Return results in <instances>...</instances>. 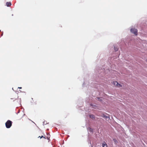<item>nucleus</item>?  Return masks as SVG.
Masks as SVG:
<instances>
[{
    "label": "nucleus",
    "mask_w": 147,
    "mask_h": 147,
    "mask_svg": "<svg viewBox=\"0 0 147 147\" xmlns=\"http://www.w3.org/2000/svg\"><path fill=\"white\" fill-rule=\"evenodd\" d=\"M12 122L11 121L9 120H7L5 123L6 127L7 128H10L12 125Z\"/></svg>",
    "instance_id": "nucleus-1"
},
{
    "label": "nucleus",
    "mask_w": 147,
    "mask_h": 147,
    "mask_svg": "<svg viewBox=\"0 0 147 147\" xmlns=\"http://www.w3.org/2000/svg\"><path fill=\"white\" fill-rule=\"evenodd\" d=\"M131 32L134 34L135 35H137V29L135 28H132L130 30Z\"/></svg>",
    "instance_id": "nucleus-2"
},
{
    "label": "nucleus",
    "mask_w": 147,
    "mask_h": 147,
    "mask_svg": "<svg viewBox=\"0 0 147 147\" xmlns=\"http://www.w3.org/2000/svg\"><path fill=\"white\" fill-rule=\"evenodd\" d=\"M11 2H7L6 3V5L7 7H10L11 5Z\"/></svg>",
    "instance_id": "nucleus-3"
},
{
    "label": "nucleus",
    "mask_w": 147,
    "mask_h": 147,
    "mask_svg": "<svg viewBox=\"0 0 147 147\" xmlns=\"http://www.w3.org/2000/svg\"><path fill=\"white\" fill-rule=\"evenodd\" d=\"M105 145L106 146V147H108L107 146V145L106 144V142H104L102 144V146L103 147H105Z\"/></svg>",
    "instance_id": "nucleus-4"
},
{
    "label": "nucleus",
    "mask_w": 147,
    "mask_h": 147,
    "mask_svg": "<svg viewBox=\"0 0 147 147\" xmlns=\"http://www.w3.org/2000/svg\"><path fill=\"white\" fill-rule=\"evenodd\" d=\"M117 86L119 87H121L122 86L118 82V84H117Z\"/></svg>",
    "instance_id": "nucleus-5"
},
{
    "label": "nucleus",
    "mask_w": 147,
    "mask_h": 147,
    "mask_svg": "<svg viewBox=\"0 0 147 147\" xmlns=\"http://www.w3.org/2000/svg\"><path fill=\"white\" fill-rule=\"evenodd\" d=\"M90 117L92 119H94L95 118V116L94 115H89Z\"/></svg>",
    "instance_id": "nucleus-6"
},
{
    "label": "nucleus",
    "mask_w": 147,
    "mask_h": 147,
    "mask_svg": "<svg viewBox=\"0 0 147 147\" xmlns=\"http://www.w3.org/2000/svg\"><path fill=\"white\" fill-rule=\"evenodd\" d=\"M117 84H118V82L117 81H114V82H113V84L114 85H116V86H117Z\"/></svg>",
    "instance_id": "nucleus-7"
},
{
    "label": "nucleus",
    "mask_w": 147,
    "mask_h": 147,
    "mask_svg": "<svg viewBox=\"0 0 147 147\" xmlns=\"http://www.w3.org/2000/svg\"><path fill=\"white\" fill-rule=\"evenodd\" d=\"M113 140L115 144H116L117 143V141L116 139H113Z\"/></svg>",
    "instance_id": "nucleus-8"
},
{
    "label": "nucleus",
    "mask_w": 147,
    "mask_h": 147,
    "mask_svg": "<svg viewBox=\"0 0 147 147\" xmlns=\"http://www.w3.org/2000/svg\"><path fill=\"white\" fill-rule=\"evenodd\" d=\"M103 117L104 118H106V119H107L108 118V117L107 116L105 115H103Z\"/></svg>",
    "instance_id": "nucleus-9"
},
{
    "label": "nucleus",
    "mask_w": 147,
    "mask_h": 147,
    "mask_svg": "<svg viewBox=\"0 0 147 147\" xmlns=\"http://www.w3.org/2000/svg\"><path fill=\"white\" fill-rule=\"evenodd\" d=\"M114 49H115V51H118V48H117V47H114Z\"/></svg>",
    "instance_id": "nucleus-10"
},
{
    "label": "nucleus",
    "mask_w": 147,
    "mask_h": 147,
    "mask_svg": "<svg viewBox=\"0 0 147 147\" xmlns=\"http://www.w3.org/2000/svg\"><path fill=\"white\" fill-rule=\"evenodd\" d=\"M44 138L45 139H47L48 140H49V138L48 137H46V138L45 137H44Z\"/></svg>",
    "instance_id": "nucleus-11"
},
{
    "label": "nucleus",
    "mask_w": 147,
    "mask_h": 147,
    "mask_svg": "<svg viewBox=\"0 0 147 147\" xmlns=\"http://www.w3.org/2000/svg\"><path fill=\"white\" fill-rule=\"evenodd\" d=\"M39 137H40V138L41 139V138H44V137L43 136H41V137H40V136H39L38 137V138H39Z\"/></svg>",
    "instance_id": "nucleus-12"
},
{
    "label": "nucleus",
    "mask_w": 147,
    "mask_h": 147,
    "mask_svg": "<svg viewBox=\"0 0 147 147\" xmlns=\"http://www.w3.org/2000/svg\"><path fill=\"white\" fill-rule=\"evenodd\" d=\"M18 88H20V89H21L22 88V87H18Z\"/></svg>",
    "instance_id": "nucleus-13"
},
{
    "label": "nucleus",
    "mask_w": 147,
    "mask_h": 147,
    "mask_svg": "<svg viewBox=\"0 0 147 147\" xmlns=\"http://www.w3.org/2000/svg\"><path fill=\"white\" fill-rule=\"evenodd\" d=\"M146 62H147V59L146 60Z\"/></svg>",
    "instance_id": "nucleus-14"
}]
</instances>
